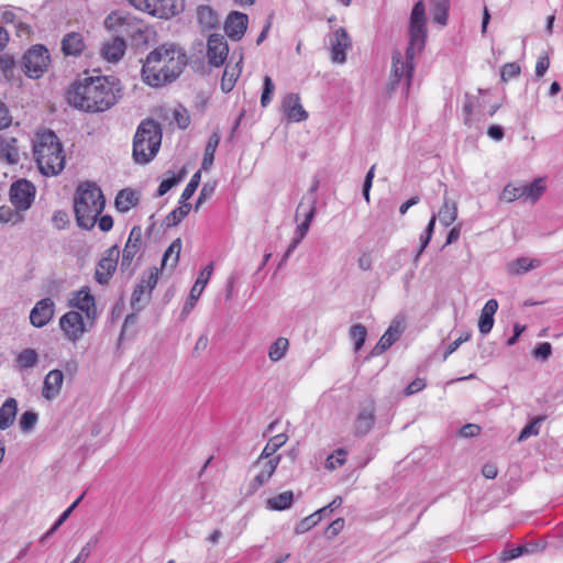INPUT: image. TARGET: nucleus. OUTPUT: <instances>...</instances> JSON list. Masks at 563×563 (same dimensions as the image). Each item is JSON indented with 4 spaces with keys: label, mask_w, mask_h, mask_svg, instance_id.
Returning <instances> with one entry per match:
<instances>
[{
    "label": "nucleus",
    "mask_w": 563,
    "mask_h": 563,
    "mask_svg": "<svg viewBox=\"0 0 563 563\" xmlns=\"http://www.w3.org/2000/svg\"><path fill=\"white\" fill-rule=\"evenodd\" d=\"M545 191V184L543 178H537L530 184L522 183V198L537 201Z\"/></svg>",
    "instance_id": "obj_33"
},
{
    "label": "nucleus",
    "mask_w": 563,
    "mask_h": 563,
    "mask_svg": "<svg viewBox=\"0 0 563 563\" xmlns=\"http://www.w3.org/2000/svg\"><path fill=\"white\" fill-rule=\"evenodd\" d=\"M180 206L172 210L164 220V223L167 228L176 227L179 224L183 219L189 213L191 209V205L187 201L179 202Z\"/></svg>",
    "instance_id": "obj_38"
},
{
    "label": "nucleus",
    "mask_w": 563,
    "mask_h": 563,
    "mask_svg": "<svg viewBox=\"0 0 563 563\" xmlns=\"http://www.w3.org/2000/svg\"><path fill=\"white\" fill-rule=\"evenodd\" d=\"M470 339L471 333L465 332L461 334L457 339H455L453 342H451L443 354V361H445L453 352H455L462 343L468 341Z\"/></svg>",
    "instance_id": "obj_59"
},
{
    "label": "nucleus",
    "mask_w": 563,
    "mask_h": 563,
    "mask_svg": "<svg viewBox=\"0 0 563 563\" xmlns=\"http://www.w3.org/2000/svg\"><path fill=\"white\" fill-rule=\"evenodd\" d=\"M344 528V519L338 518L333 520L327 528L325 534L328 538H333L340 533V531Z\"/></svg>",
    "instance_id": "obj_63"
},
{
    "label": "nucleus",
    "mask_w": 563,
    "mask_h": 563,
    "mask_svg": "<svg viewBox=\"0 0 563 563\" xmlns=\"http://www.w3.org/2000/svg\"><path fill=\"white\" fill-rule=\"evenodd\" d=\"M97 543V539H91L90 541H88L80 550V552L78 553L77 558L71 561L70 563H85L87 561V559L90 556L91 554V549L93 545H96Z\"/></svg>",
    "instance_id": "obj_61"
},
{
    "label": "nucleus",
    "mask_w": 563,
    "mask_h": 563,
    "mask_svg": "<svg viewBox=\"0 0 563 563\" xmlns=\"http://www.w3.org/2000/svg\"><path fill=\"white\" fill-rule=\"evenodd\" d=\"M59 327L67 340L77 342L88 331L79 311L70 310L59 319Z\"/></svg>",
    "instance_id": "obj_14"
},
{
    "label": "nucleus",
    "mask_w": 563,
    "mask_h": 563,
    "mask_svg": "<svg viewBox=\"0 0 563 563\" xmlns=\"http://www.w3.org/2000/svg\"><path fill=\"white\" fill-rule=\"evenodd\" d=\"M526 553H532V550H529L528 545H518L511 549H506L501 552V560L509 561L517 559Z\"/></svg>",
    "instance_id": "obj_55"
},
{
    "label": "nucleus",
    "mask_w": 563,
    "mask_h": 563,
    "mask_svg": "<svg viewBox=\"0 0 563 563\" xmlns=\"http://www.w3.org/2000/svg\"><path fill=\"white\" fill-rule=\"evenodd\" d=\"M12 124V115L4 102L0 101V131Z\"/></svg>",
    "instance_id": "obj_62"
},
{
    "label": "nucleus",
    "mask_w": 563,
    "mask_h": 563,
    "mask_svg": "<svg viewBox=\"0 0 563 563\" xmlns=\"http://www.w3.org/2000/svg\"><path fill=\"white\" fill-rule=\"evenodd\" d=\"M274 91H275V84H274L273 79L268 75L264 76L263 90H262V96H261V106L263 108H266L271 103V101L273 99Z\"/></svg>",
    "instance_id": "obj_47"
},
{
    "label": "nucleus",
    "mask_w": 563,
    "mask_h": 563,
    "mask_svg": "<svg viewBox=\"0 0 563 563\" xmlns=\"http://www.w3.org/2000/svg\"><path fill=\"white\" fill-rule=\"evenodd\" d=\"M120 250L113 245L104 251L95 271V279L100 285H107L118 267Z\"/></svg>",
    "instance_id": "obj_12"
},
{
    "label": "nucleus",
    "mask_w": 563,
    "mask_h": 563,
    "mask_svg": "<svg viewBox=\"0 0 563 563\" xmlns=\"http://www.w3.org/2000/svg\"><path fill=\"white\" fill-rule=\"evenodd\" d=\"M181 251V240L176 239L174 240L168 249L163 254L162 258V269H164L167 266L168 260L173 256L172 263H170V269L176 267L179 261V255Z\"/></svg>",
    "instance_id": "obj_44"
},
{
    "label": "nucleus",
    "mask_w": 563,
    "mask_h": 563,
    "mask_svg": "<svg viewBox=\"0 0 563 563\" xmlns=\"http://www.w3.org/2000/svg\"><path fill=\"white\" fill-rule=\"evenodd\" d=\"M402 329L399 323H391L385 333L380 336L376 345L371 351V356H378L388 350L401 335Z\"/></svg>",
    "instance_id": "obj_25"
},
{
    "label": "nucleus",
    "mask_w": 563,
    "mask_h": 563,
    "mask_svg": "<svg viewBox=\"0 0 563 563\" xmlns=\"http://www.w3.org/2000/svg\"><path fill=\"white\" fill-rule=\"evenodd\" d=\"M241 63H242V57L234 66H230V65L225 66L222 78H221V84H220L221 90L224 93H229L234 88L235 82H236L238 78L240 77V74L242 70Z\"/></svg>",
    "instance_id": "obj_31"
},
{
    "label": "nucleus",
    "mask_w": 563,
    "mask_h": 563,
    "mask_svg": "<svg viewBox=\"0 0 563 563\" xmlns=\"http://www.w3.org/2000/svg\"><path fill=\"white\" fill-rule=\"evenodd\" d=\"M187 65L185 52L175 44H163L153 49L142 66L143 81L162 87L180 76Z\"/></svg>",
    "instance_id": "obj_3"
},
{
    "label": "nucleus",
    "mask_w": 563,
    "mask_h": 563,
    "mask_svg": "<svg viewBox=\"0 0 563 563\" xmlns=\"http://www.w3.org/2000/svg\"><path fill=\"white\" fill-rule=\"evenodd\" d=\"M541 265L539 260L529 257H518L509 265V269L514 274H523Z\"/></svg>",
    "instance_id": "obj_40"
},
{
    "label": "nucleus",
    "mask_w": 563,
    "mask_h": 563,
    "mask_svg": "<svg viewBox=\"0 0 563 563\" xmlns=\"http://www.w3.org/2000/svg\"><path fill=\"white\" fill-rule=\"evenodd\" d=\"M289 341L288 339L280 336L276 339L268 349V357L272 362L280 361L288 351Z\"/></svg>",
    "instance_id": "obj_42"
},
{
    "label": "nucleus",
    "mask_w": 563,
    "mask_h": 563,
    "mask_svg": "<svg viewBox=\"0 0 563 563\" xmlns=\"http://www.w3.org/2000/svg\"><path fill=\"white\" fill-rule=\"evenodd\" d=\"M498 309V301L489 299L483 307L478 320V330L482 334H488L494 327V316Z\"/></svg>",
    "instance_id": "obj_29"
},
{
    "label": "nucleus",
    "mask_w": 563,
    "mask_h": 563,
    "mask_svg": "<svg viewBox=\"0 0 563 563\" xmlns=\"http://www.w3.org/2000/svg\"><path fill=\"white\" fill-rule=\"evenodd\" d=\"M249 24V16L245 13L239 12V11H232L225 22H224V31L225 34L232 40V41H240Z\"/></svg>",
    "instance_id": "obj_20"
},
{
    "label": "nucleus",
    "mask_w": 563,
    "mask_h": 563,
    "mask_svg": "<svg viewBox=\"0 0 563 563\" xmlns=\"http://www.w3.org/2000/svg\"><path fill=\"white\" fill-rule=\"evenodd\" d=\"M37 413L34 411L27 410L23 412L19 421L21 430L25 432L31 431L37 422Z\"/></svg>",
    "instance_id": "obj_53"
},
{
    "label": "nucleus",
    "mask_w": 563,
    "mask_h": 563,
    "mask_svg": "<svg viewBox=\"0 0 563 563\" xmlns=\"http://www.w3.org/2000/svg\"><path fill=\"white\" fill-rule=\"evenodd\" d=\"M86 47L84 35L78 32H70L62 40V51L66 56H79Z\"/></svg>",
    "instance_id": "obj_28"
},
{
    "label": "nucleus",
    "mask_w": 563,
    "mask_h": 563,
    "mask_svg": "<svg viewBox=\"0 0 563 563\" xmlns=\"http://www.w3.org/2000/svg\"><path fill=\"white\" fill-rule=\"evenodd\" d=\"M69 306L84 312L88 320L93 321L97 318L95 297L90 294L88 287H82L74 292V297L69 300Z\"/></svg>",
    "instance_id": "obj_19"
},
{
    "label": "nucleus",
    "mask_w": 563,
    "mask_h": 563,
    "mask_svg": "<svg viewBox=\"0 0 563 563\" xmlns=\"http://www.w3.org/2000/svg\"><path fill=\"white\" fill-rule=\"evenodd\" d=\"M331 59L343 64L346 60L345 52L352 47V40L344 27H339L330 37Z\"/></svg>",
    "instance_id": "obj_16"
},
{
    "label": "nucleus",
    "mask_w": 563,
    "mask_h": 563,
    "mask_svg": "<svg viewBox=\"0 0 563 563\" xmlns=\"http://www.w3.org/2000/svg\"><path fill=\"white\" fill-rule=\"evenodd\" d=\"M142 229L140 225H134L129 234L128 241L122 251V257L120 263L121 272L133 273L131 268L132 262L135 255L141 251L143 241H142Z\"/></svg>",
    "instance_id": "obj_13"
},
{
    "label": "nucleus",
    "mask_w": 563,
    "mask_h": 563,
    "mask_svg": "<svg viewBox=\"0 0 563 563\" xmlns=\"http://www.w3.org/2000/svg\"><path fill=\"white\" fill-rule=\"evenodd\" d=\"M49 62V52L44 45L36 44L32 46L23 55V67L25 75L33 79L42 77L43 74L47 70Z\"/></svg>",
    "instance_id": "obj_9"
},
{
    "label": "nucleus",
    "mask_w": 563,
    "mask_h": 563,
    "mask_svg": "<svg viewBox=\"0 0 563 563\" xmlns=\"http://www.w3.org/2000/svg\"><path fill=\"white\" fill-rule=\"evenodd\" d=\"M130 2L135 9L159 19H170L185 9L184 0H130Z\"/></svg>",
    "instance_id": "obj_7"
},
{
    "label": "nucleus",
    "mask_w": 563,
    "mask_h": 563,
    "mask_svg": "<svg viewBox=\"0 0 563 563\" xmlns=\"http://www.w3.org/2000/svg\"><path fill=\"white\" fill-rule=\"evenodd\" d=\"M64 383V374L60 369H52L44 377L42 396L46 400L55 399L62 389Z\"/></svg>",
    "instance_id": "obj_24"
},
{
    "label": "nucleus",
    "mask_w": 563,
    "mask_h": 563,
    "mask_svg": "<svg viewBox=\"0 0 563 563\" xmlns=\"http://www.w3.org/2000/svg\"><path fill=\"white\" fill-rule=\"evenodd\" d=\"M543 417H536L531 420L519 433L518 441L522 442L532 435H538L540 432V423Z\"/></svg>",
    "instance_id": "obj_49"
},
{
    "label": "nucleus",
    "mask_w": 563,
    "mask_h": 563,
    "mask_svg": "<svg viewBox=\"0 0 563 563\" xmlns=\"http://www.w3.org/2000/svg\"><path fill=\"white\" fill-rule=\"evenodd\" d=\"M212 272H213V264L212 263L208 264L200 272V274H199L195 285L192 286V288L190 290L189 297H188L187 301L185 302V305L183 307L181 314L184 317L188 316L190 313V311L194 309V307L196 306V302L198 301V299L201 296L206 285L208 284L209 278L212 275Z\"/></svg>",
    "instance_id": "obj_18"
},
{
    "label": "nucleus",
    "mask_w": 563,
    "mask_h": 563,
    "mask_svg": "<svg viewBox=\"0 0 563 563\" xmlns=\"http://www.w3.org/2000/svg\"><path fill=\"white\" fill-rule=\"evenodd\" d=\"M500 198L507 202L522 198V183L506 185Z\"/></svg>",
    "instance_id": "obj_48"
},
{
    "label": "nucleus",
    "mask_w": 563,
    "mask_h": 563,
    "mask_svg": "<svg viewBox=\"0 0 563 563\" xmlns=\"http://www.w3.org/2000/svg\"><path fill=\"white\" fill-rule=\"evenodd\" d=\"M200 179H201V172L198 170L196 172L189 183L187 184V186L185 187L181 196H180V200L179 202H185L187 200H189L194 194L196 192L197 188L199 187V184H200Z\"/></svg>",
    "instance_id": "obj_50"
},
{
    "label": "nucleus",
    "mask_w": 563,
    "mask_h": 563,
    "mask_svg": "<svg viewBox=\"0 0 563 563\" xmlns=\"http://www.w3.org/2000/svg\"><path fill=\"white\" fill-rule=\"evenodd\" d=\"M118 26L120 36L128 37L134 47L146 46L152 35L151 29L145 23L130 15L119 18Z\"/></svg>",
    "instance_id": "obj_8"
},
{
    "label": "nucleus",
    "mask_w": 563,
    "mask_h": 563,
    "mask_svg": "<svg viewBox=\"0 0 563 563\" xmlns=\"http://www.w3.org/2000/svg\"><path fill=\"white\" fill-rule=\"evenodd\" d=\"M162 143V128L154 119L141 121L133 137V158L137 164L150 163Z\"/></svg>",
    "instance_id": "obj_6"
},
{
    "label": "nucleus",
    "mask_w": 563,
    "mask_h": 563,
    "mask_svg": "<svg viewBox=\"0 0 563 563\" xmlns=\"http://www.w3.org/2000/svg\"><path fill=\"white\" fill-rule=\"evenodd\" d=\"M319 518L317 515H314V512L306 518H303L302 520H300L296 527H295V532L297 534H302V533H306L308 532L310 529H312L314 526H317L319 523Z\"/></svg>",
    "instance_id": "obj_52"
},
{
    "label": "nucleus",
    "mask_w": 563,
    "mask_h": 563,
    "mask_svg": "<svg viewBox=\"0 0 563 563\" xmlns=\"http://www.w3.org/2000/svg\"><path fill=\"white\" fill-rule=\"evenodd\" d=\"M376 417L373 404L361 407L354 421V434L356 437L366 435L374 427Z\"/></svg>",
    "instance_id": "obj_23"
},
{
    "label": "nucleus",
    "mask_w": 563,
    "mask_h": 563,
    "mask_svg": "<svg viewBox=\"0 0 563 563\" xmlns=\"http://www.w3.org/2000/svg\"><path fill=\"white\" fill-rule=\"evenodd\" d=\"M282 108L288 120L294 122H301L308 118V112L300 103L298 93H288L283 98Z\"/></svg>",
    "instance_id": "obj_22"
},
{
    "label": "nucleus",
    "mask_w": 563,
    "mask_h": 563,
    "mask_svg": "<svg viewBox=\"0 0 563 563\" xmlns=\"http://www.w3.org/2000/svg\"><path fill=\"white\" fill-rule=\"evenodd\" d=\"M197 20L205 29H213L219 24L217 13L209 5H199L197 8Z\"/></svg>",
    "instance_id": "obj_35"
},
{
    "label": "nucleus",
    "mask_w": 563,
    "mask_h": 563,
    "mask_svg": "<svg viewBox=\"0 0 563 563\" xmlns=\"http://www.w3.org/2000/svg\"><path fill=\"white\" fill-rule=\"evenodd\" d=\"M229 54V46L223 35L213 33L208 37L207 58L211 66L219 67L224 64Z\"/></svg>",
    "instance_id": "obj_15"
},
{
    "label": "nucleus",
    "mask_w": 563,
    "mask_h": 563,
    "mask_svg": "<svg viewBox=\"0 0 563 563\" xmlns=\"http://www.w3.org/2000/svg\"><path fill=\"white\" fill-rule=\"evenodd\" d=\"M178 184H179V178L175 179V177L172 174L169 177L162 180V183L159 184V186L157 188V192H156L155 197L164 196L166 192H168L173 187H175Z\"/></svg>",
    "instance_id": "obj_60"
},
{
    "label": "nucleus",
    "mask_w": 563,
    "mask_h": 563,
    "mask_svg": "<svg viewBox=\"0 0 563 563\" xmlns=\"http://www.w3.org/2000/svg\"><path fill=\"white\" fill-rule=\"evenodd\" d=\"M550 67V59L547 55H541L538 57L536 64V76L542 77Z\"/></svg>",
    "instance_id": "obj_64"
},
{
    "label": "nucleus",
    "mask_w": 563,
    "mask_h": 563,
    "mask_svg": "<svg viewBox=\"0 0 563 563\" xmlns=\"http://www.w3.org/2000/svg\"><path fill=\"white\" fill-rule=\"evenodd\" d=\"M126 44L123 37L115 36L101 47V55L111 63L119 62L125 53Z\"/></svg>",
    "instance_id": "obj_27"
},
{
    "label": "nucleus",
    "mask_w": 563,
    "mask_h": 563,
    "mask_svg": "<svg viewBox=\"0 0 563 563\" xmlns=\"http://www.w3.org/2000/svg\"><path fill=\"white\" fill-rule=\"evenodd\" d=\"M15 59L12 55L3 54L0 56V71L8 78L12 76Z\"/></svg>",
    "instance_id": "obj_58"
},
{
    "label": "nucleus",
    "mask_w": 563,
    "mask_h": 563,
    "mask_svg": "<svg viewBox=\"0 0 563 563\" xmlns=\"http://www.w3.org/2000/svg\"><path fill=\"white\" fill-rule=\"evenodd\" d=\"M346 461V452L343 449H338L334 451L332 455H330L325 461V467L328 470H335L339 466H342Z\"/></svg>",
    "instance_id": "obj_51"
},
{
    "label": "nucleus",
    "mask_w": 563,
    "mask_h": 563,
    "mask_svg": "<svg viewBox=\"0 0 563 563\" xmlns=\"http://www.w3.org/2000/svg\"><path fill=\"white\" fill-rule=\"evenodd\" d=\"M16 412V399L12 397L8 398L0 407V430H7L13 424Z\"/></svg>",
    "instance_id": "obj_30"
},
{
    "label": "nucleus",
    "mask_w": 563,
    "mask_h": 563,
    "mask_svg": "<svg viewBox=\"0 0 563 563\" xmlns=\"http://www.w3.org/2000/svg\"><path fill=\"white\" fill-rule=\"evenodd\" d=\"M520 71H521V68H520V66L516 62L506 63L501 67V70H500L501 80L503 81H508V80H510L512 78H516V77H518L520 75Z\"/></svg>",
    "instance_id": "obj_54"
},
{
    "label": "nucleus",
    "mask_w": 563,
    "mask_h": 563,
    "mask_svg": "<svg viewBox=\"0 0 563 563\" xmlns=\"http://www.w3.org/2000/svg\"><path fill=\"white\" fill-rule=\"evenodd\" d=\"M52 223L57 230L66 229L70 223L68 213L64 210H56L53 213Z\"/></svg>",
    "instance_id": "obj_56"
},
{
    "label": "nucleus",
    "mask_w": 563,
    "mask_h": 563,
    "mask_svg": "<svg viewBox=\"0 0 563 563\" xmlns=\"http://www.w3.org/2000/svg\"><path fill=\"white\" fill-rule=\"evenodd\" d=\"M33 156L44 176H56L65 167L63 144L55 132L51 130L36 134L33 142Z\"/></svg>",
    "instance_id": "obj_4"
},
{
    "label": "nucleus",
    "mask_w": 563,
    "mask_h": 563,
    "mask_svg": "<svg viewBox=\"0 0 563 563\" xmlns=\"http://www.w3.org/2000/svg\"><path fill=\"white\" fill-rule=\"evenodd\" d=\"M220 143V136L217 132H214L210 137L205 148V155L201 163L202 169H208L214 159V153Z\"/></svg>",
    "instance_id": "obj_43"
},
{
    "label": "nucleus",
    "mask_w": 563,
    "mask_h": 563,
    "mask_svg": "<svg viewBox=\"0 0 563 563\" xmlns=\"http://www.w3.org/2000/svg\"><path fill=\"white\" fill-rule=\"evenodd\" d=\"M35 186L27 179H19L11 185L10 200L18 210H27L35 198Z\"/></svg>",
    "instance_id": "obj_11"
},
{
    "label": "nucleus",
    "mask_w": 563,
    "mask_h": 563,
    "mask_svg": "<svg viewBox=\"0 0 563 563\" xmlns=\"http://www.w3.org/2000/svg\"><path fill=\"white\" fill-rule=\"evenodd\" d=\"M430 2L433 21L440 25H445L450 8L449 0H430Z\"/></svg>",
    "instance_id": "obj_36"
},
{
    "label": "nucleus",
    "mask_w": 563,
    "mask_h": 563,
    "mask_svg": "<svg viewBox=\"0 0 563 563\" xmlns=\"http://www.w3.org/2000/svg\"><path fill=\"white\" fill-rule=\"evenodd\" d=\"M15 362L21 369L32 368L38 363V354L34 349H24L16 355Z\"/></svg>",
    "instance_id": "obj_41"
},
{
    "label": "nucleus",
    "mask_w": 563,
    "mask_h": 563,
    "mask_svg": "<svg viewBox=\"0 0 563 563\" xmlns=\"http://www.w3.org/2000/svg\"><path fill=\"white\" fill-rule=\"evenodd\" d=\"M23 220L21 210L15 207L2 206L0 207V223L16 224Z\"/></svg>",
    "instance_id": "obj_45"
},
{
    "label": "nucleus",
    "mask_w": 563,
    "mask_h": 563,
    "mask_svg": "<svg viewBox=\"0 0 563 563\" xmlns=\"http://www.w3.org/2000/svg\"><path fill=\"white\" fill-rule=\"evenodd\" d=\"M288 440V437L285 433H279L274 435L268 440L265 448L263 449L261 455L255 461L254 465H261L262 462L265 460L272 459L271 456L280 449Z\"/></svg>",
    "instance_id": "obj_32"
},
{
    "label": "nucleus",
    "mask_w": 563,
    "mask_h": 563,
    "mask_svg": "<svg viewBox=\"0 0 563 563\" xmlns=\"http://www.w3.org/2000/svg\"><path fill=\"white\" fill-rule=\"evenodd\" d=\"M552 354V345L549 342L539 343L532 351V356L537 360L547 361Z\"/></svg>",
    "instance_id": "obj_57"
},
{
    "label": "nucleus",
    "mask_w": 563,
    "mask_h": 563,
    "mask_svg": "<svg viewBox=\"0 0 563 563\" xmlns=\"http://www.w3.org/2000/svg\"><path fill=\"white\" fill-rule=\"evenodd\" d=\"M122 97V85L115 76L86 77L68 91V102L74 108L99 113L111 109Z\"/></svg>",
    "instance_id": "obj_2"
},
{
    "label": "nucleus",
    "mask_w": 563,
    "mask_h": 563,
    "mask_svg": "<svg viewBox=\"0 0 563 563\" xmlns=\"http://www.w3.org/2000/svg\"><path fill=\"white\" fill-rule=\"evenodd\" d=\"M55 302L52 298L46 297L38 300L30 312V322L35 328H43L54 317Z\"/></svg>",
    "instance_id": "obj_17"
},
{
    "label": "nucleus",
    "mask_w": 563,
    "mask_h": 563,
    "mask_svg": "<svg viewBox=\"0 0 563 563\" xmlns=\"http://www.w3.org/2000/svg\"><path fill=\"white\" fill-rule=\"evenodd\" d=\"M456 203L454 201L448 200V198L444 197L443 206L440 208L438 214L440 223L443 224L444 227H449L456 220Z\"/></svg>",
    "instance_id": "obj_37"
},
{
    "label": "nucleus",
    "mask_w": 563,
    "mask_h": 563,
    "mask_svg": "<svg viewBox=\"0 0 563 563\" xmlns=\"http://www.w3.org/2000/svg\"><path fill=\"white\" fill-rule=\"evenodd\" d=\"M0 162L16 165L20 162L18 140L0 135Z\"/></svg>",
    "instance_id": "obj_26"
},
{
    "label": "nucleus",
    "mask_w": 563,
    "mask_h": 563,
    "mask_svg": "<svg viewBox=\"0 0 563 563\" xmlns=\"http://www.w3.org/2000/svg\"><path fill=\"white\" fill-rule=\"evenodd\" d=\"M366 335H367V330L363 324L357 323V324H354L351 327L350 338L354 341L355 352H357L362 349V346L365 343Z\"/></svg>",
    "instance_id": "obj_46"
},
{
    "label": "nucleus",
    "mask_w": 563,
    "mask_h": 563,
    "mask_svg": "<svg viewBox=\"0 0 563 563\" xmlns=\"http://www.w3.org/2000/svg\"><path fill=\"white\" fill-rule=\"evenodd\" d=\"M157 280L158 269L156 267L151 268L147 273H143L131 296L130 305L133 311L140 312L143 310L145 303H142V298L144 295H147V299L151 297Z\"/></svg>",
    "instance_id": "obj_10"
},
{
    "label": "nucleus",
    "mask_w": 563,
    "mask_h": 563,
    "mask_svg": "<svg viewBox=\"0 0 563 563\" xmlns=\"http://www.w3.org/2000/svg\"><path fill=\"white\" fill-rule=\"evenodd\" d=\"M408 35L409 42L405 55L400 51H394L391 55L389 92L394 91L396 86L404 79V88L408 93L415 70L413 59L416 55L421 54L424 49L428 30L426 5L422 0L416 2L411 10Z\"/></svg>",
    "instance_id": "obj_1"
},
{
    "label": "nucleus",
    "mask_w": 563,
    "mask_h": 563,
    "mask_svg": "<svg viewBox=\"0 0 563 563\" xmlns=\"http://www.w3.org/2000/svg\"><path fill=\"white\" fill-rule=\"evenodd\" d=\"M106 206L104 196L99 187L92 183H86L77 188L74 198V212L77 225L90 230L97 222V217Z\"/></svg>",
    "instance_id": "obj_5"
},
{
    "label": "nucleus",
    "mask_w": 563,
    "mask_h": 563,
    "mask_svg": "<svg viewBox=\"0 0 563 563\" xmlns=\"http://www.w3.org/2000/svg\"><path fill=\"white\" fill-rule=\"evenodd\" d=\"M136 202L135 194L131 189L120 190L114 200L115 207L120 212H128Z\"/></svg>",
    "instance_id": "obj_39"
},
{
    "label": "nucleus",
    "mask_w": 563,
    "mask_h": 563,
    "mask_svg": "<svg viewBox=\"0 0 563 563\" xmlns=\"http://www.w3.org/2000/svg\"><path fill=\"white\" fill-rule=\"evenodd\" d=\"M294 503V494L291 490H287L278 494L266 501L267 508L271 510H286L291 507Z\"/></svg>",
    "instance_id": "obj_34"
},
{
    "label": "nucleus",
    "mask_w": 563,
    "mask_h": 563,
    "mask_svg": "<svg viewBox=\"0 0 563 563\" xmlns=\"http://www.w3.org/2000/svg\"><path fill=\"white\" fill-rule=\"evenodd\" d=\"M280 462V455L274 456L267 461H263L260 465L261 472L255 475V477L251 481L247 489V495H253L256 493L263 485H265L271 477L274 475L278 464Z\"/></svg>",
    "instance_id": "obj_21"
}]
</instances>
